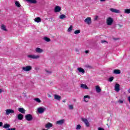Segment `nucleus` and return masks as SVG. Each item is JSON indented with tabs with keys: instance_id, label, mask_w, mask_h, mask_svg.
I'll return each instance as SVG.
<instances>
[{
	"instance_id": "obj_25",
	"label": "nucleus",
	"mask_w": 130,
	"mask_h": 130,
	"mask_svg": "<svg viewBox=\"0 0 130 130\" xmlns=\"http://www.w3.org/2000/svg\"><path fill=\"white\" fill-rule=\"evenodd\" d=\"M35 21L37 23H40V22H41V19L40 17H37L35 19Z\"/></svg>"
},
{
	"instance_id": "obj_27",
	"label": "nucleus",
	"mask_w": 130,
	"mask_h": 130,
	"mask_svg": "<svg viewBox=\"0 0 130 130\" xmlns=\"http://www.w3.org/2000/svg\"><path fill=\"white\" fill-rule=\"evenodd\" d=\"M59 19H60L61 20H62L63 19H66V18H67V16H66V15L64 14H62V15H60L59 16Z\"/></svg>"
},
{
	"instance_id": "obj_50",
	"label": "nucleus",
	"mask_w": 130,
	"mask_h": 130,
	"mask_svg": "<svg viewBox=\"0 0 130 130\" xmlns=\"http://www.w3.org/2000/svg\"><path fill=\"white\" fill-rule=\"evenodd\" d=\"M62 102H63L64 103H66V100L62 101Z\"/></svg>"
},
{
	"instance_id": "obj_35",
	"label": "nucleus",
	"mask_w": 130,
	"mask_h": 130,
	"mask_svg": "<svg viewBox=\"0 0 130 130\" xmlns=\"http://www.w3.org/2000/svg\"><path fill=\"white\" fill-rule=\"evenodd\" d=\"M82 126H81V125L79 124L77 125L76 127V129H80V128H81Z\"/></svg>"
},
{
	"instance_id": "obj_30",
	"label": "nucleus",
	"mask_w": 130,
	"mask_h": 130,
	"mask_svg": "<svg viewBox=\"0 0 130 130\" xmlns=\"http://www.w3.org/2000/svg\"><path fill=\"white\" fill-rule=\"evenodd\" d=\"M80 33H81V30L80 29L76 30L74 31V34L76 35H78V34H80Z\"/></svg>"
},
{
	"instance_id": "obj_16",
	"label": "nucleus",
	"mask_w": 130,
	"mask_h": 130,
	"mask_svg": "<svg viewBox=\"0 0 130 130\" xmlns=\"http://www.w3.org/2000/svg\"><path fill=\"white\" fill-rule=\"evenodd\" d=\"M45 127H46V128L49 129L50 127H52V124H51L50 122H48L45 125Z\"/></svg>"
},
{
	"instance_id": "obj_44",
	"label": "nucleus",
	"mask_w": 130,
	"mask_h": 130,
	"mask_svg": "<svg viewBox=\"0 0 130 130\" xmlns=\"http://www.w3.org/2000/svg\"><path fill=\"white\" fill-rule=\"evenodd\" d=\"M0 126H3V122H0Z\"/></svg>"
},
{
	"instance_id": "obj_32",
	"label": "nucleus",
	"mask_w": 130,
	"mask_h": 130,
	"mask_svg": "<svg viewBox=\"0 0 130 130\" xmlns=\"http://www.w3.org/2000/svg\"><path fill=\"white\" fill-rule=\"evenodd\" d=\"M71 31H73V25H70L68 29V32H71Z\"/></svg>"
},
{
	"instance_id": "obj_6",
	"label": "nucleus",
	"mask_w": 130,
	"mask_h": 130,
	"mask_svg": "<svg viewBox=\"0 0 130 130\" xmlns=\"http://www.w3.org/2000/svg\"><path fill=\"white\" fill-rule=\"evenodd\" d=\"M82 120L84 122L86 126L88 127V126H90V123H89V121H88V119L85 118H82Z\"/></svg>"
},
{
	"instance_id": "obj_42",
	"label": "nucleus",
	"mask_w": 130,
	"mask_h": 130,
	"mask_svg": "<svg viewBox=\"0 0 130 130\" xmlns=\"http://www.w3.org/2000/svg\"><path fill=\"white\" fill-rule=\"evenodd\" d=\"M3 92H4V90L3 89H0V94L1 93H3Z\"/></svg>"
},
{
	"instance_id": "obj_7",
	"label": "nucleus",
	"mask_w": 130,
	"mask_h": 130,
	"mask_svg": "<svg viewBox=\"0 0 130 130\" xmlns=\"http://www.w3.org/2000/svg\"><path fill=\"white\" fill-rule=\"evenodd\" d=\"M61 11V8L58 6H56L54 9V11L55 13H59Z\"/></svg>"
},
{
	"instance_id": "obj_51",
	"label": "nucleus",
	"mask_w": 130,
	"mask_h": 130,
	"mask_svg": "<svg viewBox=\"0 0 130 130\" xmlns=\"http://www.w3.org/2000/svg\"><path fill=\"white\" fill-rule=\"evenodd\" d=\"M114 40H118V39H114Z\"/></svg>"
},
{
	"instance_id": "obj_19",
	"label": "nucleus",
	"mask_w": 130,
	"mask_h": 130,
	"mask_svg": "<svg viewBox=\"0 0 130 130\" xmlns=\"http://www.w3.org/2000/svg\"><path fill=\"white\" fill-rule=\"evenodd\" d=\"M78 72H79V73H82V74H85V70H84L83 68H78L77 69Z\"/></svg>"
},
{
	"instance_id": "obj_4",
	"label": "nucleus",
	"mask_w": 130,
	"mask_h": 130,
	"mask_svg": "<svg viewBox=\"0 0 130 130\" xmlns=\"http://www.w3.org/2000/svg\"><path fill=\"white\" fill-rule=\"evenodd\" d=\"M25 117V119L27 120V121H31V120L33 119V116L30 114L26 115Z\"/></svg>"
},
{
	"instance_id": "obj_13",
	"label": "nucleus",
	"mask_w": 130,
	"mask_h": 130,
	"mask_svg": "<svg viewBox=\"0 0 130 130\" xmlns=\"http://www.w3.org/2000/svg\"><path fill=\"white\" fill-rule=\"evenodd\" d=\"M120 90V88H119V84L118 83H116L115 85V91H116V92H119Z\"/></svg>"
},
{
	"instance_id": "obj_2",
	"label": "nucleus",
	"mask_w": 130,
	"mask_h": 130,
	"mask_svg": "<svg viewBox=\"0 0 130 130\" xmlns=\"http://www.w3.org/2000/svg\"><path fill=\"white\" fill-rule=\"evenodd\" d=\"M106 23L108 26H111V25H112V23H113V18L111 17H108L107 19Z\"/></svg>"
},
{
	"instance_id": "obj_33",
	"label": "nucleus",
	"mask_w": 130,
	"mask_h": 130,
	"mask_svg": "<svg viewBox=\"0 0 130 130\" xmlns=\"http://www.w3.org/2000/svg\"><path fill=\"white\" fill-rule=\"evenodd\" d=\"M35 101L38 102V103H41V100L39 98H36L34 99Z\"/></svg>"
},
{
	"instance_id": "obj_47",
	"label": "nucleus",
	"mask_w": 130,
	"mask_h": 130,
	"mask_svg": "<svg viewBox=\"0 0 130 130\" xmlns=\"http://www.w3.org/2000/svg\"><path fill=\"white\" fill-rule=\"evenodd\" d=\"M86 68H91V66H86Z\"/></svg>"
},
{
	"instance_id": "obj_22",
	"label": "nucleus",
	"mask_w": 130,
	"mask_h": 130,
	"mask_svg": "<svg viewBox=\"0 0 130 130\" xmlns=\"http://www.w3.org/2000/svg\"><path fill=\"white\" fill-rule=\"evenodd\" d=\"M4 128H10V127H11V125H10V124H8V123H5L4 124V126H3Z\"/></svg>"
},
{
	"instance_id": "obj_37",
	"label": "nucleus",
	"mask_w": 130,
	"mask_h": 130,
	"mask_svg": "<svg viewBox=\"0 0 130 130\" xmlns=\"http://www.w3.org/2000/svg\"><path fill=\"white\" fill-rule=\"evenodd\" d=\"M45 72L48 74V75H50L51 74V71H49L48 70H45Z\"/></svg>"
},
{
	"instance_id": "obj_38",
	"label": "nucleus",
	"mask_w": 130,
	"mask_h": 130,
	"mask_svg": "<svg viewBox=\"0 0 130 130\" xmlns=\"http://www.w3.org/2000/svg\"><path fill=\"white\" fill-rule=\"evenodd\" d=\"M118 103H120V104H122V103H123V101H122V100H119Z\"/></svg>"
},
{
	"instance_id": "obj_5",
	"label": "nucleus",
	"mask_w": 130,
	"mask_h": 130,
	"mask_svg": "<svg viewBox=\"0 0 130 130\" xmlns=\"http://www.w3.org/2000/svg\"><path fill=\"white\" fill-rule=\"evenodd\" d=\"M22 70L25 72H29V71H31V70H32V67L30 66H27L25 67H22Z\"/></svg>"
},
{
	"instance_id": "obj_46",
	"label": "nucleus",
	"mask_w": 130,
	"mask_h": 130,
	"mask_svg": "<svg viewBox=\"0 0 130 130\" xmlns=\"http://www.w3.org/2000/svg\"><path fill=\"white\" fill-rule=\"evenodd\" d=\"M75 51H76V52H79V49H76L75 50Z\"/></svg>"
},
{
	"instance_id": "obj_20",
	"label": "nucleus",
	"mask_w": 130,
	"mask_h": 130,
	"mask_svg": "<svg viewBox=\"0 0 130 130\" xmlns=\"http://www.w3.org/2000/svg\"><path fill=\"white\" fill-rule=\"evenodd\" d=\"M17 117H18V119H19V120H22V119H23V118H24V116L22 114H19L18 115Z\"/></svg>"
},
{
	"instance_id": "obj_17",
	"label": "nucleus",
	"mask_w": 130,
	"mask_h": 130,
	"mask_svg": "<svg viewBox=\"0 0 130 130\" xmlns=\"http://www.w3.org/2000/svg\"><path fill=\"white\" fill-rule=\"evenodd\" d=\"M18 111L23 114H24V113L26 112V110L24 109L23 108H19Z\"/></svg>"
},
{
	"instance_id": "obj_23",
	"label": "nucleus",
	"mask_w": 130,
	"mask_h": 130,
	"mask_svg": "<svg viewBox=\"0 0 130 130\" xmlns=\"http://www.w3.org/2000/svg\"><path fill=\"white\" fill-rule=\"evenodd\" d=\"M113 73L116 75H119L120 74V70L117 69L114 70Z\"/></svg>"
},
{
	"instance_id": "obj_18",
	"label": "nucleus",
	"mask_w": 130,
	"mask_h": 130,
	"mask_svg": "<svg viewBox=\"0 0 130 130\" xmlns=\"http://www.w3.org/2000/svg\"><path fill=\"white\" fill-rule=\"evenodd\" d=\"M95 90L96 93H100L101 92V88L99 85L95 86Z\"/></svg>"
},
{
	"instance_id": "obj_41",
	"label": "nucleus",
	"mask_w": 130,
	"mask_h": 130,
	"mask_svg": "<svg viewBox=\"0 0 130 130\" xmlns=\"http://www.w3.org/2000/svg\"><path fill=\"white\" fill-rule=\"evenodd\" d=\"M98 19V16H96L95 18H94V21H96Z\"/></svg>"
},
{
	"instance_id": "obj_49",
	"label": "nucleus",
	"mask_w": 130,
	"mask_h": 130,
	"mask_svg": "<svg viewBox=\"0 0 130 130\" xmlns=\"http://www.w3.org/2000/svg\"><path fill=\"white\" fill-rule=\"evenodd\" d=\"M100 2H105V1H106V0H100Z\"/></svg>"
},
{
	"instance_id": "obj_48",
	"label": "nucleus",
	"mask_w": 130,
	"mask_h": 130,
	"mask_svg": "<svg viewBox=\"0 0 130 130\" xmlns=\"http://www.w3.org/2000/svg\"><path fill=\"white\" fill-rule=\"evenodd\" d=\"M48 97H49V98H51V95H50V94H48Z\"/></svg>"
},
{
	"instance_id": "obj_21",
	"label": "nucleus",
	"mask_w": 130,
	"mask_h": 130,
	"mask_svg": "<svg viewBox=\"0 0 130 130\" xmlns=\"http://www.w3.org/2000/svg\"><path fill=\"white\" fill-rule=\"evenodd\" d=\"M80 87L81 88H82V89H89V87H88V86L84 84H81Z\"/></svg>"
},
{
	"instance_id": "obj_10",
	"label": "nucleus",
	"mask_w": 130,
	"mask_h": 130,
	"mask_svg": "<svg viewBox=\"0 0 130 130\" xmlns=\"http://www.w3.org/2000/svg\"><path fill=\"white\" fill-rule=\"evenodd\" d=\"M91 99L90 95H84L83 97V100L85 102H89V100Z\"/></svg>"
},
{
	"instance_id": "obj_12",
	"label": "nucleus",
	"mask_w": 130,
	"mask_h": 130,
	"mask_svg": "<svg viewBox=\"0 0 130 130\" xmlns=\"http://www.w3.org/2000/svg\"><path fill=\"white\" fill-rule=\"evenodd\" d=\"M110 10L111 12H112L113 13H115V14L120 13V11L117 9H115L114 8H111Z\"/></svg>"
},
{
	"instance_id": "obj_24",
	"label": "nucleus",
	"mask_w": 130,
	"mask_h": 130,
	"mask_svg": "<svg viewBox=\"0 0 130 130\" xmlns=\"http://www.w3.org/2000/svg\"><path fill=\"white\" fill-rule=\"evenodd\" d=\"M26 2H28V3H30V4H36L37 2L36 0H26Z\"/></svg>"
},
{
	"instance_id": "obj_45",
	"label": "nucleus",
	"mask_w": 130,
	"mask_h": 130,
	"mask_svg": "<svg viewBox=\"0 0 130 130\" xmlns=\"http://www.w3.org/2000/svg\"><path fill=\"white\" fill-rule=\"evenodd\" d=\"M118 25L119 26V27H120V28H121V27H122V25L120 24H118Z\"/></svg>"
},
{
	"instance_id": "obj_43",
	"label": "nucleus",
	"mask_w": 130,
	"mask_h": 130,
	"mask_svg": "<svg viewBox=\"0 0 130 130\" xmlns=\"http://www.w3.org/2000/svg\"><path fill=\"white\" fill-rule=\"evenodd\" d=\"M85 53H89V51L88 50H86L85 51Z\"/></svg>"
},
{
	"instance_id": "obj_9",
	"label": "nucleus",
	"mask_w": 130,
	"mask_h": 130,
	"mask_svg": "<svg viewBox=\"0 0 130 130\" xmlns=\"http://www.w3.org/2000/svg\"><path fill=\"white\" fill-rule=\"evenodd\" d=\"M11 113H15V111L12 109H7L6 110V115H9V114H11Z\"/></svg>"
},
{
	"instance_id": "obj_36",
	"label": "nucleus",
	"mask_w": 130,
	"mask_h": 130,
	"mask_svg": "<svg viewBox=\"0 0 130 130\" xmlns=\"http://www.w3.org/2000/svg\"><path fill=\"white\" fill-rule=\"evenodd\" d=\"M69 109H74V106L72 105L69 106Z\"/></svg>"
},
{
	"instance_id": "obj_26",
	"label": "nucleus",
	"mask_w": 130,
	"mask_h": 130,
	"mask_svg": "<svg viewBox=\"0 0 130 130\" xmlns=\"http://www.w3.org/2000/svg\"><path fill=\"white\" fill-rule=\"evenodd\" d=\"M15 6L17 7V8H21V4L18 1H15Z\"/></svg>"
},
{
	"instance_id": "obj_28",
	"label": "nucleus",
	"mask_w": 130,
	"mask_h": 130,
	"mask_svg": "<svg viewBox=\"0 0 130 130\" xmlns=\"http://www.w3.org/2000/svg\"><path fill=\"white\" fill-rule=\"evenodd\" d=\"M1 29L2 30H3V31H8L6 28V26L4 24L1 25Z\"/></svg>"
},
{
	"instance_id": "obj_40",
	"label": "nucleus",
	"mask_w": 130,
	"mask_h": 130,
	"mask_svg": "<svg viewBox=\"0 0 130 130\" xmlns=\"http://www.w3.org/2000/svg\"><path fill=\"white\" fill-rule=\"evenodd\" d=\"M6 130H16V128H9Z\"/></svg>"
},
{
	"instance_id": "obj_15",
	"label": "nucleus",
	"mask_w": 130,
	"mask_h": 130,
	"mask_svg": "<svg viewBox=\"0 0 130 130\" xmlns=\"http://www.w3.org/2000/svg\"><path fill=\"white\" fill-rule=\"evenodd\" d=\"M54 98L55 100H57L58 101H59L60 99H61V96L57 95V94H55L54 95Z\"/></svg>"
},
{
	"instance_id": "obj_3",
	"label": "nucleus",
	"mask_w": 130,
	"mask_h": 130,
	"mask_svg": "<svg viewBox=\"0 0 130 130\" xmlns=\"http://www.w3.org/2000/svg\"><path fill=\"white\" fill-rule=\"evenodd\" d=\"M45 110H46V108L42 107H39L37 109V111L40 114H42Z\"/></svg>"
},
{
	"instance_id": "obj_1",
	"label": "nucleus",
	"mask_w": 130,
	"mask_h": 130,
	"mask_svg": "<svg viewBox=\"0 0 130 130\" xmlns=\"http://www.w3.org/2000/svg\"><path fill=\"white\" fill-rule=\"evenodd\" d=\"M27 57L32 59H38V58H40V56L39 55L29 54L27 55Z\"/></svg>"
},
{
	"instance_id": "obj_31",
	"label": "nucleus",
	"mask_w": 130,
	"mask_h": 130,
	"mask_svg": "<svg viewBox=\"0 0 130 130\" xmlns=\"http://www.w3.org/2000/svg\"><path fill=\"white\" fill-rule=\"evenodd\" d=\"M124 12L125 14H130V9H125Z\"/></svg>"
},
{
	"instance_id": "obj_11",
	"label": "nucleus",
	"mask_w": 130,
	"mask_h": 130,
	"mask_svg": "<svg viewBox=\"0 0 130 130\" xmlns=\"http://www.w3.org/2000/svg\"><path fill=\"white\" fill-rule=\"evenodd\" d=\"M64 119H61L56 122V124H58V125H61L64 123Z\"/></svg>"
},
{
	"instance_id": "obj_29",
	"label": "nucleus",
	"mask_w": 130,
	"mask_h": 130,
	"mask_svg": "<svg viewBox=\"0 0 130 130\" xmlns=\"http://www.w3.org/2000/svg\"><path fill=\"white\" fill-rule=\"evenodd\" d=\"M43 39H44V40H45V41H46V42H50V41H51L50 39H49V38H47V37H46L43 38Z\"/></svg>"
},
{
	"instance_id": "obj_34",
	"label": "nucleus",
	"mask_w": 130,
	"mask_h": 130,
	"mask_svg": "<svg viewBox=\"0 0 130 130\" xmlns=\"http://www.w3.org/2000/svg\"><path fill=\"white\" fill-rule=\"evenodd\" d=\"M114 79V77H111L109 78V82H112Z\"/></svg>"
},
{
	"instance_id": "obj_39",
	"label": "nucleus",
	"mask_w": 130,
	"mask_h": 130,
	"mask_svg": "<svg viewBox=\"0 0 130 130\" xmlns=\"http://www.w3.org/2000/svg\"><path fill=\"white\" fill-rule=\"evenodd\" d=\"M108 43V42H107L105 40H102L101 41V43Z\"/></svg>"
},
{
	"instance_id": "obj_14",
	"label": "nucleus",
	"mask_w": 130,
	"mask_h": 130,
	"mask_svg": "<svg viewBox=\"0 0 130 130\" xmlns=\"http://www.w3.org/2000/svg\"><path fill=\"white\" fill-rule=\"evenodd\" d=\"M35 51L37 53H42L43 52V49L38 47L36 49Z\"/></svg>"
},
{
	"instance_id": "obj_8",
	"label": "nucleus",
	"mask_w": 130,
	"mask_h": 130,
	"mask_svg": "<svg viewBox=\"0 0 130 130\" xmlns=\"http://www.w3.org/2000/svg\"><path fill=\"white\" fill-rule=\"evenodd\" d=\"M85 23H87L88 25H90L92 23L91 17H87L84 20Z\"/></svg>"
}]
</instances>
